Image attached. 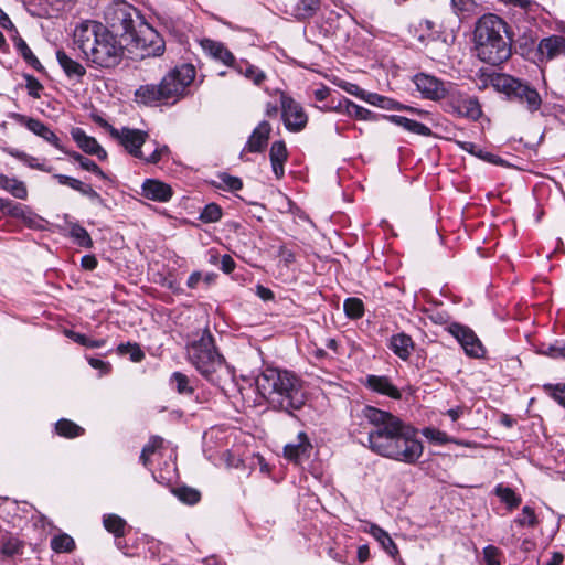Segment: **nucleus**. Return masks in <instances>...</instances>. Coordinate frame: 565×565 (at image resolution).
<instances>
[{"mask_svg": "<svg viewBox=\"0 0 565 565\" xmlns=\"http://www.w3.org/2000/svg\"><path fill=\"white\" fill-rule=\"evenodd\" d=\"M502 551L494 545H487L483 548V559L487 565H501Z\"/></svg>", "mask_w": 565, "mask_h": 565, "instance_id": "49", "label": "nucleus"}, {"mask_svg": "<svg viewBox=\"0 0 565 565\" xmlns=\"http://www.w3.org/2000/svg\"><path fill=\"white\" fill-rule=\"evenodd\" d=\"M348 111L349 114L355 116L356 118H360V119H371L373 118V115L370 110L361 107V106H358L353 103H350L348 105Z\"/></svg>", "mask_w": 565, "mask_h": 565, "instance_id": "55", "label": "nucleus"}, {"mask_svg": "<svg viewBox=\"0 0 565 565\" xmlns=\"http://www.w3.org/2000/svg\"><path fill=\"white\" fill-rule=\"evenodd\" d=\"M356 557L360 564H363L370 559L371 553L367 544H363L358 547Z\"/></svg>", "mask_w": 565, "mask_h": 565, "instance_id": "64", "label": "nucleus"}, {"mask_svg": "<svg viewBox=\"0 0 565 565\" xmlns=\"http://www.w3.org/2000/svg\"><path fill=\"white\" fill-rule=\"evenodd\" d=\"M494 494L509 510L516 509L522 502V498L512 488L504 487L503 484H498L494 488Z\"/></svg>", "mask_w": 565, "mask_h": 565, "instance_id": "32", "label": "nucleus"}, {"mask_svg": "<svg viewBox=\"0 0 565 565\" xmlns=\"http://www.w3.org/2000/svg\"><path fill=\"white\" fill-rule=\"evenodd\" d=\"M194 77L195 70L189 64L181 65L169 72L160 83L164 99L182 97Z\"/></svg>", "mask_w": 565, "mask_h": 565, "instance_id": "8", "label": "nucleus"}, {"mask_svg": "<svg viewBox=\"0 0 565 565\" xmlns=\"http://www.w3.org/2000/svg\"><path fill=\"white\" fill-rule=\"evenodd\" d=\"M386 347L399 360L407 362L416 348V343L408 333L401 331L387 339Z\"/></svg>", "mask_w": 565, "mask_h": 565, "instance_id": "15", "label": "nucleus"}, {"mask_svg": "<svg viewBox=\"0 0 565 565\" xmlns=\"http://www.w3.org/2000/svg\"><path fill=\"white\" fill-rule=\"evenodd\" d=\"M537 55L540 62L565 56V38L562 35H551L542 39L537 45Z\"/></svg>", "mask_w": 565, "mask_h": 565, "instance_id": "16", "label": "nucleus"}, {"mask_svg": "<svg viewBox=\"0 0 565 565\" xmlns=\"http://www.w3.org/2000/svg\"><path fill=\"white\" fill-rule=\"evenodd\" d=\"M171 383L175 385V391L182 395H192L194 388L190 385V379L182 372H174L170 379Z\"/></svg>", "mask_w": 565, "mask_h": 565, "instance_id": "42", "label": "nucleus"}, {"mask_svg": "<svg viewBox=\"0 0 565 565\" xmlns=\"http://www.w3.org/2000/svg\"><path fill=\"white\" fill-rule=\"evenodd\" d=\"M343 311L349 319H361L365 313L363 301L358 297H349L343 302Z\"/></svg>", "mask_w": 565, "mask_h": 565, "instance_id": "35", "label": "nucleus"}, {"mask_svg": "<svg viewBox=\"0 0 565 565\" xmlns=\"http://www.w3.org/2000/svg\"><path fill=\"white\" fill-rule=\"evenodd\" d=\"M56 57L67 76L82 77L85 74V68L78 62L72 60L64 51H57Z\"/></svg>", "mask_w": 565, "mask_h": 565, "instance_id": "31", "label": "nucleus"}, {"mask_svg": "<svg viewBox=\"0 0 565 565\" xmlns=\"http://www.w3.org/2000/svg\"><path fill=\"white\" fill-rule=\"evenodd\" d=\"M220 179H221L222 183L231 190H238L242 188V181L236 177L222 174V175H220Z\"/></svg>", "mask_w": 565, "mask_h": 565, "instance_id": "57", "label": "nucleus"}, {"mask_svg": "<svg viewBox=\"0 0 565 565\" xmlns=\"http://www.w3.org/2000/svg\"><path fill=\"white\" fill-rule=\"evenodd\" d=\"M17 49L30 65H32L34 68L41 67L39 60L35 57V55L32 53L28 44L22 39H19L17 41Z\"/></svg>", "mask_w": 565, "mask_h": 565, "instance_id": "50", "label": "nucleus"}, {"mask_svg": "<svg viewBox=\"0 0 565 565\" xmlns=\"http://www.w3.org/2000/svg\"><path fill=\"white\" fill-rule=\"evenodd\" d=\"M103 525L107 532L115 536V539L126 537L131 531V526L128 525L127 521L115 513L104 514Z\"/></svg>", "mask_w": 565, "mask_h": 565, "instance_id": "19", "label": "nucleus"}, {"mask_svg": "<svg viewBox=\"0 0 565 565\" xmlns=\"http://www.w3.org/2000/svg\"><path fill=\"white\" fill-rule=\"evenodd\" d=\"M362 99H364L365 102H367L369 104L371 105H375V106H379L380 107V104H381V100L383 98V96L379 95V94H372V93H365L363 90H361L359 94H358Z\"/></svg>", "mask_w": 565, "mask_h": 565, "instance_id": "63", "label": "nucleus"}, {"mask_svg": "<svg viewBox=\"0 0 565 565\" xmlns=\"http://www.w3.org/2000/svg\"><path fill=\"white\" fill-rule=\"evenodd\" d=\"M64 334L73 340L75 343H78L83 347H86V348H102L106 344V340L105 339H97V340H93L90 338H88L87 335L83 334V333H79V332H76L74 330H70V329H66L64 331Z\"/></svg>", "mask_w": 565, "mask_h": 565, "instance_id": "37", "label": "nucleus"}, {"mask_svg": "<svg viewBox=\"0 0 565 565\" xmlns=\"http://www.w3.org/2000/svg\"><path fill=\"white\" fill-rule=\"evenodd\" d=\"M369 533L381 544L382 548L392 557L396 558L399 551L391 535L377 524H371Z\"/></svg>", "mask_w": 565, "mask_h": 565, "instance_id": "23", "label": "nucleus"}, {"mask_svg": "<svg viewBox=\"0 0 565 565\" xmlns=\"http://www.w3.org/2000/svg\"><path fill=\"white\" fill-rule=\"evenodd\" d=\"M423 435L429 440L436 441L439 445H445L448 443L447 434L437 428L426 427L423 429Z\"/></svg>", "mask_w": 565, "mask_h": 565, "instance_id": "52", "label": "nucleus"}, {"mask_svg": "<svg viewBox=\"0 0 565 565\" xmlns=\"http://www.w3.org/2000/svg\"><path fill=\"white\" fill-rule=\"evenodd\" d=\"M458 111L461 115L468 116L470 118L477 119L481 115V109L477 100L475 99H463L459 106Z\"/></svg>", "mask_w": 565, "mask_h": 565, "instance_id": "45", "label": "nucleus"}, {"mask_svg": "<svg viewBox=\"0 0 565 565\" xmlns=\"http://www.w3.org/2000/svg\"><path fill=\"white\" fill-rule=\"evenodd\" d=\"M164 439L158 435L150 436L148 443L143 446L142 451L148 455H154L156 452L163 449Z\"/></svg>", "mask_w": 565, "mask_h": 565, "instance_id": "51", "label": "nucleus"}, {"mask_svg": "<svg viewBox=\"0 0 565 565\" xmlns=\"http://www.w3.org/2000/svg\"><path fill=\"white\" fill-rule=\"evenodd\" d=\"M417 89L427 98L439 99L444 96L443 84L433 76L419 74L415 76Z\"/></svg>", "mask_w": 565, "mask_h": 565, "instance_id": "18", "label": "nucleus"}, {"mask_svg": "<svg viewBox=\"0 0 565 565\" xmlns=\"http://www.w3.org/2000/svg\"><path fill=\"white\" fill-rule=\"evenodd\" d=\"M203 47L215 58L222 61L224 64L231 65L234 62L233 54L226 50L221 43L205 40Z\"/></svg>", "mask_w": 565, "mask_h": 565, "instance_id": "34", "label": "nucleus"}, {"mask_svg": "<svg viewBox=\"0 0 565 565\" xmlns=\"http://www.w3.org/2000/svg\"><path fill=\"white\" fill-rule=\"evenodd\" d=\"M4 215L9 217V220H7V223H9V222L21 223L29 228L38 230V231L49 230L50 223L46 220H44L40 214L22 213V214H4Z\"/></svg>", "mask_w": 565, "mask_h": 565, "instance_id": "24", "label": "nucleus"}, {"mask_svg": "<svg viewBox=\"0 0 565 565\" xmlns=\"http://www.w3.org/2000/svg\"><path fill=\"white\" fill-rule=\"evenodd\" d=\"M448 332L460 343L468 356L473 359L486 356L487 350L484 345L470 327L452 322L448 327Z\"/></svg>", "mask_w": 565, "mask_h": 565, "instance_id": "10", "label": "nucleus"}, {"mask_svg": "<svg viewBox=\"0 0 565 565\" xmlns=\"http://www.w3.org/2000/svg\"><path fill=\"white\" fill-rule=\"evenodd\" d=\"M131 42L137 50L142 51L141 58L160 56L164 52V41L149 24L141 22L137 33L132 34Z\"/></svg>", "mask_w": 565, "mask_h": 565, "instance_id": "9", "label": "nucleus"}, {"mask_svg": "<svg viewBox=\"0 0 565 565\" xmlns=\"http://www.w3.org/2000/svg\"><path fill=\"white\" fill-rule=\"evenodd\" d=\"M282 118L287 129L291 131H300L307 125V115L302 107L294 99L281 97Z\"/></svg>", "mask_w": 565, "mask_h": 565, "instance_id": "13", "label": "nucleus"}, {"mask_svg": "<svg viewBox=\"0 0 565 565\" xmlns=\"http://www.w3.org/2000/svg\"><path fill=\"white\" fill-rule=\"evenodd\" d=\"M21 120L25 124L26 128L33 134L42 137L47 142L52 143L57 149L64 151V148L60 143L58 137L43 122L33 118L21 117Z\"/></svg>", "mask_w": 565, "mask_h": 565, "instance_id": "20", "label": "nucleus"}, {"mask_svg": "<svg viewBox=\"0 0 565 565\" xmlns=\"http://www.w3.org/2000/svg\"><path fill=\"white\" fill-rule=\"evenodd\" d=\"M395 443L397 444L396 449L390 450L387 459L416 465L424 454V445L418 439V429L411 424Z\"/></svg>", "mask_w": 565, "mask_h": 565, "instance_id": "6", "label": "nucleus"}, {"mask_svg": "<svg viewBox=\"0 0 565 565\" xmlns=\"http://www.w3.org/2000/svg\"><path fill=\"white\" fill-rule=\"evenodd\" d=\"M277 256L280 257L285 266L289 267L292 263L296 262L295 252L288 247L286 244H280L277 248Z\"/></svg>", "mask_w": 565, "mask_h": 565, "instance_id": "53", "label": "nucleus"}, {"mask_svg": "<svg viewBox=\"0 0 565 565\" xmlns=\"http://www.w3.org/2000/svg\"><path fill=\"white\" fill-rule=\"evenodd\" d=\"M72 137L84 152L94 154L99 160H105L107 158V152L100 147L97 140L87 136L82 129H73Z\"/></svg>", "mask_w": 565, "mask_h": 565, "instance_id": "17", "label": "nucleus"}, {"mask_svg": "<svg viewBox=\"0 0 565 565\" xmlns=\"http://www.w3.org/2000/svg\"><path fill=\"white\" fill-rule=\"evenodd\" d=\"M117 353L119 355L129 354L130 361L135 363L141 362L146 358L145 352L137 342L120 343L117 347Z\"/></svg>", "mask_w": 565, "mask_h": 565, "instance_id": "39", "label": "nucleus"}, {"mask_svg": "<svg viewBox=\"0 0 565 565\" xmlns=\"http://www.w3.org/2000/svg\"><path fill=\"white\" fill-rule=\"evenodd\" d=\"M312 449L313 446L307 433L300 431L297 435V443L285 445L282 456L288 462L299 466L311 457Z\"/></svg>", "mask_w": 565, "mask_h": 565, "instance_id": "12", "label": "nucleus"}, {"mask_svg": "<svg viewBox=\"0 0 565 565\" xmlns=\"http://www.w3.org/2000/svg\"><path fill=\"white\" fill-rule=\"evenodd\" d=\"M109 132L113 138L117 139L125 149L136 158H142L141 146L146 142L148 134L130 128H122L121 130L109 127Z\"/></svg>", "mask_w": 565, "mask_h": 565, "instance_id": "11", "label": "nucleus"}, {"mask_svg": "<svg viewBox=\"0 0 565 565\" xmlns=\"http://www.w3.org/2000/svg\"><path fill=\"white\" fill-rule=\"evenodd\" d=\"M24 542L12 533L6 532L0 535V554L4 557L22 555Z\"/></svg>", "mask_w": 565, "mask_h": 565, "instance_id": "21", "label": "nucleus"}, {"mask_svg": "<svg viewBox=\"0 0 565 565\" xmlns=\"http://www.w3.org/2000/svg\"><path fill=\"white\" fill-rule=\"evenodd\" d=\"M0 185L11 192L15 198L24 199L26 196V188L21 181L1 175Z\"/></svg>", "mask_w": 565, "mask_h": 565, "instance_id": "41", "label": "nucleus"}, {"mask_svg": "<svg viewBox=\"0 0 565 565\" xmlns=\"http://www.w3.org/2000/svg\"><path fill=\"white\" fill-rule=\"evenodd\" d=\"M454 7L460 11L470 12L475 9L476 3L473 0H451Z\"/></svg>", "mask_w": 565, "mask_h": 565, "instance_id": "62", "label": "nucleus"}, {"mask_svg": "<svg viewBox=\"0 0 565 565\" xmlns=\"http://www.w3.org/2000/svg\"><path fill=\"white\" fill-rule=\"evenodd\" d=\"M186 355L189 362L212 385L225 392L234 381V372L215 344L209 327L188 335Z\"/></svg>", "mask_w": 565, "mask_h": 565, "instance_id": "1", "label": "nucleus"}, {"mask_svg": "<svg viewBox=\"0 0 565 565\" xmlns=\"http://www.w3.org/2000/svg\"><path fill=\"white\" fill-rule=\"evenodd\" d=\"M269 156L274 173L277 178H281L284 175V163L288 157L285 142L275 141L271 145Z\"/></svg>", "mask_w": 565, "mask_h": 565, "instance_id": "26", "label": "nucleus"}, {"mask_svg": "<svg viewBox=\"0 0 565 565\" xmlns=\"http://www.w3.org/2000/svg\"><path fill=\"white\" fill-rule=\"evenodd\" d=\"M118 20L124 35H129L132 39V34L137 33L131 14L126 9H120L118 12Z\"/></svg>", "mask_w": 565, "mask_h": 565, "instance_id": "46", "label": "nucleus"}, {"mask_svg": "<svg viewBox=\"0 0 565 565\" xmlns=\"http://www.w3.org/2000/svg\"><path fill=\"white\" fill-rule=\"evenodd\" d=\"M74 44L93 65L103 68L117 66L124 56V46L102 23L87 21L73 34Z\"/></svg>", "mask_w": 565, "mask_h": 565, "instance_id": "3", "label": "nucleus"}, {"mask_svg": "<svg viewBox=\"0 0 565 565\" xmlns=\"http://www.w3.org/2000/svg\"><path fill=\"white\" fill-rule=\"evenodd\" d=\"M172 492L181 502L188 505H194L201 500V492L192 487H177L172 490Z\"/></svg>", "mask_w": 565, "mask_h": 565, "instance_id": "36", "label": "nucleus"}, {"mask_svg": "<svg viewBox=\"0 0 565 565\" xmlns=\"http://www.w3.org/2000/svg\"><path fill=\"white\" fill-rule=\"evenodd\" d=\"M361 415L372 426L367 431V443L363 445L373 454L386 458L390 450L396 449V439L398 440L409 424L387 411L371 405H365Z\"/></svg>", "mask_w": 565, "mask_h": 565, "instance_id": "4", "label": "nucleus"}, {"mask_svg": "<svg viewBox=\"0 0 565 565\" xmlns=\"http://www.w3.org/2000/svg\"><path fill=\"white\" fill-rule=\"evenodd\" d=\"M142 191L146 198L157 201H167L172 196V189L157 180H147L143 183Z\"/></svg>", "mask_w": 565, "mask_h": 565, "instance_id": "22", "label": "nucleus"}, {"mask_svg": "<svg viewBox=\"0 0 565 565\" xmlns=\"http://www.w3.org/2000/svg\"><path fill=\"white\" fill-rule=\"evenodd\" d=\"M244 75L250 78L256 85H259L265 79V74L256 67L248 65L245 71H241Z\"/></svg>", "mask_w": 565, "mask_h": 565, "instance_id": "56", "label": "nucleus"}, {"mask_svg": "<svg viewBox=\"0 0 565 565\" xmlns=\"http://www.w3.org/2000/svg\"><path fill=\"white\" fill-rule=\"evenodd\" d=\"M55 178L58 180V182L63 185H67L74 190H77L84 194H87L88 192L92 191L90 186L84 184L82 181L75 179V178H71V177H67V175H63V174H57L55 175Z\"/></svg>", "mask_w": 565, "mask_h": 565, "instance_id": "48", "label": "nucleus"}, {"mask_svg": "<svg viewBox=\"0 0 565 565\" xmlns=\"http://www.w3.org/2000/svg\"><path fill=\"white\" fill-rule=\"evenodd\" d=\"M70 237L79 247L92 248L94 245L89 233L78 223H70Z\"/></svg>", "mask_w": 565, "mask_h": 565, "instance_id": "33", "label": "nucleus"}, {"mask_svg": "<svg viewBox=\"0 0 565 565\" xmlns=\"http://www.w3.org/2000/svg\"><path fill=\"white\" fill-rule=\"evenodd\" d=\"M543 391L557 404L565 408V383L564 384H544Z\"/></svg>", "mask_w": 565, "mask_h": 565, "instance_id": "43", "label": "nucleus"}, {"mask_svg": "<svg viewBox=\"0 0 565 565\" xmlns=\"http://www.w3.org/2000/svg\"><path fill=\"white\" fill-rule=\"evenodd\" d=\"M363 384L367 390L379 395L387 396L396 401L402 398V392L393 384L391 377L387 375L369 374Z\"/></svg>", "mask_w": 565, "mask_h": 565, "instance_id": "14", "label": "nucleus"}, {"mask_svg": "<svg viewBox=\"0 0 565 565\" xmlns=\"http://www.w3.org/2000/svg\"><path fill=\"white\" fill-rule=\"evenodd\" d=\"M63 152L70 154L75 161H77L81 167L87 171H92L98 175H104L103 171L100 170V168L92 160H89L88 158L79 154L78 152H67L66 150H64Z\"/></svg>", "mask_w": 565, "mask_h": 565, "instance_id": "47", "label": "nucleus"}, {"mask_svg": "<svg viewBox=\"0 0 565 565\" xmlns=\"http://www.w3.org/2000/svg\"><path fill=\"white\" fill-rule=\"evenodd\" d=\"M271 127L267 121H262L253 131L248 140V150L250 152L262 151L269 139Z\"/></svg>", "mask_w": 565, "mask_h": 565, "instance_id": "25", "label": "nucleus"}, {"mask_svg": "<svg viewBox=\"0 0 565 565\" xmlns=\"http://www.w3.org/2000/svg\"><path fill=\"white\" fill-rule=\"evenodd\" d=\"M81 266L85 270H94L98 266V260L95 255H84L81 259Z\"/></svg>", "mask_w": 565, "mask_h": 565, "instance_id": "58", "label": "nucleus"}, {"mask_svg": "<svg viewBox=\"0 0 565 565\" xmlns=\"http://www.w3.org/2000/svg\"><path fill=\"white\" fill-rule=\"evenodd\" d=\"M320 7V0H300L295 9V15L298 19H308L312 17Z\"/></svg>", "mask_w": 565, "mask_h": 565, "instance_id": "40", "label": "nucleus"}, {"mask_svg": "<svg viewBox=\"0 0 565 565\" xmlns=\"http://www.w3.org/2000/svg\"><path fill=\"white\" fill-rule=\"evenodd\" d=\"M390 121L394 122L397 126L403 127L409 132L422 135V136H430L431 130L425 125L417 122L415 120L408 119L403 116H388L386 117Z\"/></svg>", "mask_w": 565, "mask_h": 565, "instance_id": "29", "label": "nucleus"}, {"mask_svg": "<svg viewBox=\"0 0 565 565\" xmlns=\"http://www.w3.org/2000/svg\"><path fill=\"white\" fill-rule=\"evenodd\" d=\"M235 260L231 255L224 254L221 257V269L223 270V273L231 274L235 269Z\"/></svg>", "mask_w": 565, "mask_h": 565, "instance_id": "59", "label": "nucleus"}, {"mask_svg": "<svg viewBox=\"0 0 565 565\" xmlns=\"http://www.w3.org/2000/svg\"><path fill=\"white\" fill-rule=\"evenodd\" d=\"M86 359L88 364L93 369L99 370L102 374H108L111 371V364L109 362L93 356H87Z\"/></svg>", "mask_w": 565, "mask_h": 565, "instance_id": "54", "label": "nucleus"}, {"mask_svg": "<svg viewBox=\"0 0 565 565\" xmlns=\"http://www.w3.org/2000/svg\"><path fill=\"white\" fill-rule=\"evenodd\" d=\"M55 434L60 437L73 439L85 434V429L67 418H61L55 423Z\"/></svg>", "mask_w": 565, "mask_h": 565, "instance_id": "27", "label": "nucleus"}, {"mask_svg": "<svg viewBox=\"0 0 565 565\" xmlns=\"http://www.w3.org/2000/svg\"><path fill=\"white\" fill-rule=\"evenodd\" d=\"M135 96L138 102L146 105L166 100L160 84L142 85L136 90Z\"/></svg>", "mask_w": 565, "mask_h": 565, "instance_id": "28", "label": "nucleus"}, {"mask_svg": "<svg viewBox=\"0 0 565 565\" xmlns=\"http://www.w3.org/2000/svg\"><path fill=\"white\" fill-rule=\"evenodd\" d=\"M493 86L511 98H515L526 104L530 111H535L541 106V97L539 93L527 84L509 75H498L492 79Z\"/></svg>", "mask_w": 565, "mask_h": 565, "instance_id": "7", "label": "nucleus"}, {"mask_svg": "<svg viewBox=\"0 0 565 565\" xmlns=\"http://www.w3.org/2000/svg\"><path fill=\"white\" fill-rule=\"evenodd\" d=\"M515 523H518L522 527H535L539 524V520L534 512V509H532L529 505H525L522 509L521 514L515 519Z\"/></svg>", "mask_w": 565, "mask_h": 565, "instance_id": "44", "label": "nucleus"}, {"mask_svg": "<svg viewBox=\"0 0 565 565\" xmlns=\"http://www.w3.org/2000/svg\"><path fill=\"white\" fill-rule=\"evenodd\" d=\"M255 383L258 393L275 409L291 414L306 403L303 382L292 371L266 366L257 375Z\"/></svg>", "mask_w": 565, "mask_h": 565, "instance_id": "2", "label": "nucleus"}, {"mask_svg": "<svg viewBox=\"0 0 565 565\" xmlns=\"http://www.w3.org/2000/svg\"><path fill=\"white\" fill-rule=\"evenodd\" d=\"M50 547L57 554L72 553L76 550V543L70 534L60 533L51 539Z\"/></svg>", "mask_w": 565, "mask_h": 565, "instance_id": "30", "label": "nucleus"}, {"mask_svg": "<svg viewBox=\"0 0 565 565\" xmlns=\"http://www.w3.org/2000/svg\"><path fill=\"white\" fill-rule=\"evenodd\" d=\"M256 295L264 301H270L275 299L274 291L260 284L256 286Z\"/></svg>", "mask_w": 565, "mask_h": 565, "instance_id": "60", "label": "nucleus"}, {"mask_svg": "<svg viewBox=\"0 0 565 565\" xmlns=\"http://www.w3.org/2000/svg\"><path fill=\"white\" fill-rule=\"evenodd\" d=\"M477 56L491 65H499L511 56L505 23L495 14H486L475 28Z\"/></svg>", "mask_w": 565, "mask_h": 565, "instance_id": "5", "label": "nucleus"}, {"mask_svg": "<svg viewBox=\"0 0 565 565\" xmlns=\"http://www.w3.org/2000/svg\"><path fill=\"white\" fill-rule=\"evenodd\" d=\"M25 78L30 95L33 97H39L38 92L42 88V85L33 76L28 75Z\"/></svg>", "mask_w": 565, "mask_h": 565, "instance_id": "61", "label": "nucleus"}, {"mask_svg": "<svg viewBox=\"0 0 565 565\" xmlns=\"http://www.w3.org/2000/svg\"><path fill=\"white\" fill-rule=\"evenodd\" d=\"M537 352L552 359H565V341L556 340L554 343H541Z\"/></svg>", "mask_w": 565, "mask_h": 565, "instance_id": "38", "label": "nucleus"}]
</instances>
